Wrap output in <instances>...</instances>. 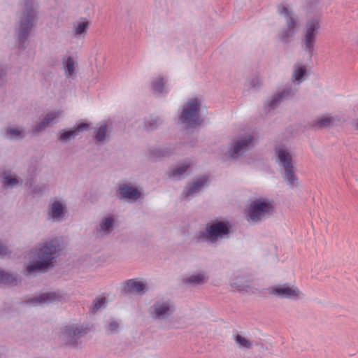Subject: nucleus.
I'll use <instances>...</instances> for the list:
<instances>
[{"label":"nucleus","mask_w":358,"mask_h":358,"mask_svg":"<svg viewBox=\"0 0 358 358\" xmlns=\"http://www.w3.org/2000/svg\"><path fill=\"white\" fill-rule=\"evenodd\" d=\"M60 245L57 238L46 241L38 245L33 253V259L29 260L24 274L31 275L37 273L48 272L55 266V259Z\"/></svg>","instance_id":"obj_1"},{"label":"nucleus","mask_w":358,"mask_h":358,"mask_svg":"<svg viewBox=\"0 0 358 358\" xmlns=\"http://www.w3.org/2000/svg\"><path fill=\"white\" fill-rule=\"evenodd\" d=\"M36 9L37 6L35 5L34 0L24 1L18 25L15 27L17 47L22 50L27 48L31 31L35 27L34 22L37 18Z\"/></svg>","instance_id":"obj_2"},{"label":"nucleus","mask_w":358,"mask_h":358,"mask_svg":"<svg viewBox=\"0 0 358 358\" xmlns=\"http://www.w3.org/2000/svg\"><path fill=\"white\" fill-rule=\"evenodd\" d=\"M232 233V225L227 220H215L206 224L205 230L200 231L194 237L197 243H215L219 240L229 238Z\"/></svg>","instance_id":"obj_3"},{"label":"nucleus","mask_w":358,"mask_h":358,"mask_svg":"<svg viewBox=\"0 0 358 358\" xmlns=\"http://www.w3.org/2000/svg\"><path fill=\"white\" fill-rule=\"evenodd\" d=\"M275 151L280 165L284 169L282 178L286 184L290 187L298 185V178L292 164V157L289 151L284 146L275 147Z\"/></svg>","instance_id":"obj_4"},{"label":"nucleus","mask_w":358,"mask_h":358,"mask_svg":"<svg viewBox=\"0 0 358 358\" xmlns=\"http://www.w3.org/2000/svg\"><path fill=\"white\" fill-rule=\"evenodd\" d=\"M274 210L273 201L267 198L259 197L251 202L248 210V220L255 224L265 220Z\"/></svg>","instance_id":"obj_5"},{"label":"nucleus","mask_w":358,"mask_h":358,"mask_svg":"<svg viewBox=\"0 0 358 358\" xmlns=\"http://www.w3.org/2000/svg\"><path fill=\"white\" fill-rule=\"evenodd\" d=\"M201 102L198 98L188 100L180 115L182 124H187L190 128H194L201 124L203 120L199 115Z\"/></svg>","instance_id":"obj_6"},{"label":"nucleus","mask_w":358,"mask_h":358,"mask_svg":"<svg viewBox=\"0 0 358 358\" xmlns=\"http://www.w3.org/2000/svg\"><path fill=\"white\" fill-rule=\"evenodd\" d=\"M320 27V23L316 19L308 20L306 24V31L301 39V43L304 45L303 50L308 52L310 57L313 56L315 38L319 33Z\"/></svg>","instance_id":"obj_7"},{"label":"nucleus","mask_w":358,"mask_h":358,"mask_svg":"<svg viewBox=\"0 0 358 358\" xmlns=\"http://www.w3.org/2000/svg\"><path fill=\"white\" fill-rule=\"evenodd\" d=\"M254 137L250 134L241 136L236 139L233 146L228 150L229 156L233 159L242 157L248 150L252 148Z\"/></svg>","instance_id":"obj_8"},{"label":"nucleus","mask_w":358,"mask_h":358,"mask_svg":"<svg viewBox=\"0 0 358 358\" xmlns=\"http://www.w3.org/2000/svg\"><path fill=\"white\" fill-rule=\"evenodd\" d=\"M280 14H284L286 17V26L287 27L281 29L278 33L279 40L284 44H287L290 41L296 33V22L295 19L291 15L290 11L288 8L283 6L282 10H279Z\"/></svg>","instance_id":"obj_9"},{"label":"nucleus","mask_w":358,"mask_h":358,"mask_svg":"<svg viewBox=\"0 0 358 358\" xmlns=\"http://www.w3.org/2000/svg\"><path fill=\"white\" fill-rule=\"evenodd\" d=\"M174 310V306L169 301H156L150 306L149 314L154 320H166Z\"/></svg>","instance_id":"obj_10"},{"label":"nucleus","mask_w":358,"mask_h":358,"mask_svg":"<svg viewBox=\"0 0 358 358\" xmlns=\"http://www.w3.org/2000/svg\"><path fill=\"white\" fill-rule=\"evenodd\" d=\"M83 332L84 329L82 326L67 325L62 331L63 340L67 345L76 348L79 344L78 340L83 336Z\"/></svg>","instance_id":"obj_11"},{"label":"nucleus","mask_w":358,"mask_h":358,"mask_svg":"<svg viewBox=\"0 0 358 358\" xmlns=\"http://www.w3.org/2000/svg\"><path fill=\"white\" fill-rule=\"evenodd\" d=\"M268 293L279 298L296 300L298 299L301 292L294 286L285 284L269 288Z\"/></svg>","instance_id":"obj_12"},{"label":"nucleus","mask_w":358,"mask_h":358,"mask_svg":"<svg viewBox=\"0 0 358 358\" xmlns=\"http://www.w3.org/2000/svg\"><path fill=\"white\" fill-rule=\"evenodd\" d=\"M297 90L292 87H286L281 92L274 94L271 100L266 106V110L268 112L275 109L282 101L290 99L294 97Z\"/></svg>","instance_id":"obj_13"},{"label":"nucleus","mask_w":358,"mask_h":358,"mask_svg":"<svg viewBox=\"0 0 358 358\" xmlns=\"http://www.w3.org/2000/svg\"><path fill=\"white\" fill-rule=\"evenodd\" d=\"M89 127L88 123L81 122L70 129H62L59 131V140L63 143H66L74 139L79 133L87 131Z\"/></svg>","instance_id":"obj_14"},{"label":"nucleus","mask_w":358,"mask_h":358,"mask_svg":"<svg viewBox=\"0 0 358 358\" xmlns=\"http://www.w3.org/2000/svg\"><path fill=\"white\" fill-rule=\"evenodd\" d=\"M209 184V177L207 175H202L197 178L196 180L190 185L187 191L184 192L187 199L189 196L199 193L204 187H208Z\"/></svg>","instance_id":"obj_15"},{"label":"nucleus","mask_w":358,"mask_h":358,"mask_svg":"<svg viewBox=\"0 0 358 358\" xmlns=\"http://www.w3.org/2000/svg\"><path fill=\"white\" fill-rule=\"evenodd\" d=\"M122 292L127 293H137L143 294L146 292V285L142 282L130 279L124 282Z\"/></svg>","instance_id":"obj_16"},{"label":"nucleus","mask_w":358,"mask_h":358,"mask_svg":"<svg viewBox=\"0 0 358 358\" xmlns=\"http://www.w3.org/2000/svg\"><path fill=\"white\" fill-rule=\"evenodd\" d=\"M66 213L67 208L66 205L59 201H55L48 210V215L57 221H61Z\"/></svg>","instance_id":"obj_17"},{"label":"nucleus","mask_w":358,"mask_h":358,"mask_svg":"<svg viewBox=\"0 0 358 358\" xmlns=\"http://www.w3.org/2000/svg\"><path fill=\"white\" fill-rule=\"evenodd\" d=\"M341 119L338 116L334 117H320L317 120L312 121L310 127L314 129H322L331 128L336 122H339Z\"/></svg>","instance_id":"obj_18"},{"label":"nucleus","mask_w":358,"mask_h":358,"mask_svg":"<svg viewBox=\"0 0 358 358\" xmlns=\"http://www.w3.org/2000/svg\"><path fill=\"white\" fill-rule=\"evenodd\" d=\"M121 198L136 201L141 196V192L137 187L129 184H123L119 187Z\"/></svg>","instance_id":"obj_19"},{"label":"nucleus","mask_w":358,"mask_h":358,"mask_svg":"<svg viewBox=\"0 0 358 358\" xmlns=\"http://www.w3.org/2000/svg\"><path fill=\"white\" fill-rule=\"evenodd\" d=\"M20 282L18 275L0 268V285L7 287L17 286Z\"/></svg>","instance_id":"obj_20"},{"label":"nucleus","mask_w":358,"mask_h":358,"mask_svg":"<svg viewBox=\"0 0 358 358\" xmlns=\"http://www.w3.org/2000/svg\"><path fill=\"white\" fill-rule=\"evenodd\" d=\"M62 298V296L57 292H45L28 300L27 303H50L56 301H60Z\"/></svg>","instance_id":"obj_21"},{"label":"nucleus","mask_w":358,"mask_h":358,"mask_svg":"<svg viewBox=\"0 0 358 358\" xmlns=\"http://www.w3.org/2000/svg\"><path fill=\"white\" fill-rule=\"evenodd\" d=\"M2 177V188L6 189L8 188H13L15 185L22 184V180H19L16 174H10L7 171H3L1 173Z\"/></svg>","instance_id":"obj_22"},{"label":"nucleus","mask_w":358,"mask_h":358,"mask_svg":"<svg viewBox=\"0 0 358 358\" xmlns=\"http://www.w3.org/2000/svg\"><path fill=\"white\" fill-rule=\"evenodd\" d=\"M59 111H52L48 113L44 118L38 122L33 129V133L37 134L41 131L45 127L48 126L55 119L59 116Z\"/></svg>","instance_id":"obj_23"},{"label":"nucleus","mask_w":358,"mask_h":358,"mask_svg":"<svg viewBox=\"0 0 358 358\" xmlns=\"http://www.w3.org/2000/svg\"><path fill=\"white\" fill-rule=\"evenodd\" d=\"M163 123V120L158 116L151 115L144 120V128L150 131L157 129Z\"/></svg>","instance_id":"obj_24"},{"label":"nucleus","mask_w":358,"mask_h":358,"mask_svg":"<svg viewBox=\"0 0 358 358\" xmlns=\"http://www.w3.org/2000/svg\"><path fill=\"white\" fill-rule=\"evenodd\" d=\"M4 136L10 140H22L24 138L23 129L12 128L8 127L5 129Z\"/></svg>","instance_id":"obj_25"},{"label":"nucleus","mask_w":358,"mask_h":358,"mask_svg":"<svg viewBox=\"0 0 358 358\" xmlns=\"http://www.w3.org/2000/svg\"><path fill=\"white\" fill-rule=\"evenodd\" d=\"M173 152L171 147L156 148L150 150V155L152 158H161L169 157Z\"/></svg>","instance_id":"obj_26"},{"label":"nucleus","mask_w":358,"mask_h":358,"mask_svg":"<svg viewBox=\"0 0 358 358\" xmlns=\"http://www.w3.org/2000/svg\"><path fill=\"white\" fill-rule=\"evenodd\" d=\"M83 21L80 22L74 27V35L76 38L84 37L87 32L90 25V21L85 18H82Z\"/></svg>","instance_id":"obj_27"},{"label":"nucleus","mask_w":358,"mask_h":358,"mask_svg":"<svg viewBox=\"0 0 358 358\" xmlns=\"http://www.w3.org/2000/svg\"><path fill=\"white\" fill-rule=\"evenodd\" d=\"M189 168V164H182L173 169L171 173L169 175V177L176 178V180H181L185 178V173H187Z\"/></svg>","instance_id":"obj_28"},{"label":"nucleus","mask_w":358,"mask_h":358,"mask_svg":"<svg viewBox=\"0 0 358 358\" xmlns=\"http://www.w3.org/2000/svg\"><path fill=\"white\" fill-rule=\"evenodd\" d=\"M114 227V218L112 215L105 217L100 224L101 230L105 234H110Z\"/></svg>","instance_id":"obj_29"},{"label":"nucleus","mask_w":358,"mask_h":358,"mask_svg":"<svg viewBox=\"0 0 358 358\" xmlns=\"http://www.w3.org/2000/svg\"><path fill=\"white\" fill-rule=\"evenodd\" d=\"M185 284H191L192 285H203L205 282L204 275L201 273L192 275L182 280Z\"/></svg>","instance_id":"obj_30"},{"label":"nucleus","mask_w":358,"mask_h":358,"mask_svg":"<svg viewBox=\"0 0 358 358\" xmlns=\"http://www.w3.org/2000/svg\"><path fill=\"white\" fill-rule=\"evenodd\" d=\"M108 126L106 124H101V126L96 129L94 138L96 141L102 142L107 136H109L108 134Z\"/></svg>","instance_id":"obj_31"},{"label":"nucleus","mask_w":358,"mask_h":358,"mask_svg":"<svg viewBox=\"0 0 358 358\" xmlns=\"http://www.w3.org/2000/svg\"><path fill=\"white\" fill-rule=\"evenodd\" d=\"M164 81L162 77H158L153 79L151 82V87L153 92L162 93L164 91Z\"/></svg>","instance_id":"obj_32"},{"label":"nucleus","mask_w":358,"mask_h":358,"mask_svg":"<svg viewBox=\"0 0 358 358\" xmlns=\"http://www.w3.org/2000/svg\"><path fill=\"white\" fill-rule=\"evenodd\" d=\"M234 341L241 348L251 349L252 348V343L239 334L234 336Z\"/></svg>","instance_id":"obj_33"},{"label":"nucleus","mask_w":358,"mask_h":358,"mask_svg":"<svg viewBox=\"0 0 358 358\" xmlns=\"http://www.w3.org/2000/svg\"><path fill=\"white\" fill-rule=\"evenodd\" d=\"M75 63L73 57H68L66 62L64 63L65 73L67 77H71L75 71Z\"/></svg>","instance_id":"obj_34"},{"label":"nucleus","mask_w":358,"mask_h":358,"mask_svg":"<svg viewBox=\"0 0 358 358\" xmlns=\"http://www.w3.org/2000/svg\"><path fill=\"white\" fill-rule=\"evenodd\" d=\"M233 284L239 289H246L250 287L249 280L241 276L235 278L233 280Z\"/></svg>","instance_id":"obj_35"},{"label":"nucleus","mask_w":358,"mask_h":358,"mask_svg":"<svg viewBox=\"0 0 358 358\" xmlns=\"http://www.w3.org/2000/svg\"><path fill=\"white\" fill-rule=\"evenodd\" d=\"M306 76V69L305 66H300L296 69L293 74L294 79L299 83H301Z\"/></svg>","instance_id":"obj_36"},{"label":"nucleus","mask_w":358,"mask_h":358,"mask_svg":"<svg viewBox=\"0 0 358 358\" xmlns=\"http://www.w3.org/2000/svg\"><path fill=\"white\" fill-rule=\"evenodd\" d=\"M7 71L2 64H0V87L6 83Z\"/></svg>","instance_id":"obj_37"},{"label":"nucleus","mask_w":358,"mask_h":358,"mask_svg":"<svg viewBox=\"0 0 358 358\" xmlns=\"http://www.w3.org/2000/svg\"><path fill=\"white\" fill-rule=\"evenodd\" d=\"M106 303V298L105 297H101L97 298L94 300V307H93V312H96L100 308H101L103 304Z\"/></svg>","instance_id":"obj_38"},{"label":"nucleus","mask_w":358,"mask_h":358,"mask_svg":"<svg viewBox=\"0 0 358 358\" xmlns=\"http://www.w3.org/2000/svg\"><path fill=\"white\" fill-rule=\"evenodd\" d=\"M250 85L252 89L255 90H257L260 88L262 85V82L259 77L255 76L251 78L250 80Z\"/></svg>","instance_id":"obj_39"},{"label":"nucleus","mask_w":358,"mask_h":358,"mask_svg":"<svg viewBox=\"0 0 358 358\" xmlns=\"http://www.w3.org/2000/svg\"><path fill=\"white\" fill-rule=\"evenodd\" d=\"M119 329V324L116 321H112L109 323L106 331L109 334L117 333Z\"/></svg>","instance_id":"obj_40"},{"label":"nucleus","mask_w":358,"mask_h":358,"mask_svg":"<svg viewBox=\"0 0 358 358\" xmlns=\"http://www.w3.org/2000/svg\"><path fill=\"white\" fill-rule=\"evenodd\" d=\"M34 196H41L43 195V187L40 185H35L31 190Z\"/></svg>","instance_id":"obj_41"},{"label":"nucleus","mask_w":358,"mask_h":358,"mask_svg":"<svg viewBox=\"0 0 358 358\" xmlns=\"http://www.w3.org/2000/svg\"><path fill=\"white\" fill-rule=\"evenodd\" d=\"M8 253V248L0 242V255L5 256Z\"/></svg>","instance_id":"obj_42"},{"label":"nucleus","mask_w":358,"mask_h":358,"mask_svg":"<svg viewBox=\"0 0 358 358\" xmlns=\"http://www.w3.org/2000/svg\"><path fill=\"white\" fill-rule=\"evenodd\" d=\"M355 128H356L357 130H358V122L356 124Z\"/></svg>","instance_id":"obj_43"}]
</instances>
